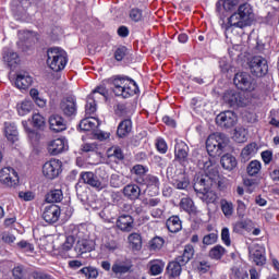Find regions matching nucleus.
<instances>
[{
    "instance_id": "obj_1",
    "label": "nucleus",
    "mask_w": 279,
    "mask_h": 279,
    "mask_svg": "<svg viewBox=\"0 0 279 279\" xmlns=\"http://www.w3.org/2000/svg\"><path fill=\"white\" fill-rule=\"evenodd\" d=\"M204 169V174H197L194 178V191L205 204H215L217 202V193L211 189L219 184V170L211 161H206Z\"/></svg>"
},
{
    "instance_id": "obj_2",
    "label": "nucleus",
    "mask_w": 279,
    "mask_h": 279,
    "mask_svg": "<svg viewBox=\"0 0 279 279\" xmlns=\"http://www.w3.org/2000/svg\"><path fill=\"white\" fill-rule=\"evenodd\" d=\"M252 21H254V10H252L250 3H243L239 7L236 12L228 17V23L221 21L220 25L221 29L225 32L226 38L231 39L235 29L248 27V25H252Z\"/></svg>"
},
{
    "instance_id": "obj_3",
    "label": "nucleus",
    "mask_w": 279,
    "mask_h": 279,
    "mask_svg": "<svg viewBox=\"0 0 279 279\" xmlns=\"http://www.w3.org/2000/svg\"><path fill=\"white\" fill-rule=\"evenodd\" d=\"M108 172L105 167L96 169V173L93 171H83L80 173L78 182L87 184L96 191H104L108 186Z\"/></svg>"
},
{
    "instance_id": "obj_4",
    "label": "nucleus",
    "mask_w": 279,
    "mask_h": 279,
    "mask_svg": "<svg viewBox=\"0 0 279 279\" xmlns=\"http://www.w3.org/2000/svg\"><path fill=\"white\" fill-rule=\"evenodd\" d=\"M113 93L117 97L128 99L138 93V85L136 82L128 76H117L112 81Z\"/></svg>"
},
{
    "instance_id": "obj_5",
    "label": "nucleus",
    "mask_w": 279,
    "mask_h": 279,
    "mask_svg": "<svg viewBox=\"0 0 279 279\" xmlns=\"http://www.w3.org/2000/svg\"><path fill=\"white\" fill-rule=\"evenodd\" d=\"M47 64L51 71L59 73L64 71L66 64H69V54L64 49L59 47H52L47 50Z\"/></svg>"
},
{
    "instance_id": "obj_6",
    "label": "nucleus",
    "mask_w": 279,
    "mask_h": 279,
    "mask_svg": "<svg viewBox=\"0 0 279 279\" xmlns=\"http://www.w3.org/2000/svg\"><path fill=\"white\" fill-rule=\"evenodd\" d=\"M228 146V136L223 133H214L206 141V149L209 156L217 158L223 154V149Z\"/></svg>"
},
{
    "instance_id": "obj_7",
    "label": "nucleus",
    "mask_w": 279,
    "mask_h": 279,
    "mask_svg": "<svg viewBox=\"0 0 279 279\" xmlns=\"http://www.w3.org/2000/svg\"><path fill=\"white\" fill-rule=\"evenodd\" d=\"M248 69L255 77H265L269 73V64L267 59L262 56H255L248 61Z\"/></svg>"
},
{
    "instance_id": "obj_8",
    "label": "nucleus",
    "mask_w": 279,
    "mask_h": 279,
    "mask_svg": "<svg viewBox=\"0 0 279 279\" xmlns=\"http://www.w3.org/2000/svg\"><path fill=\"white\" fill-rule=\"evenodd\" d=\"M233 83L240 90L252 93L256 90V81L247 72H238L234 75Z\"/></svg>"
},
{
    "instance_id": "obj_9",
    "label": "nucleus",
    "mask_w": 279,
    "mask_h": 279,
    "mask_svg": "<svg viewBox=\"0 0 279 279\" xmlns=\"http://www.w3.org/2000/svg\"><path fill=\"white\" fill-rule=\"evenodd\" d=\"M222 99L227 106H230V108H243L247 106V99H245V95L234 89L225 92Z\"/></svg>"
},
{
    "instance_id": "obj_10",
    "label": "nucleus",
    "mask_w": 279,
    "mask_h": 279,
    "mask_svg": "<svg viewBox=\"0 0 279 279\" xmlns=\"http://www.w3.org/2000/svg\"><path fill=\"white\" fill-rule=\"evenodd\" d=\"M133 269L134 263L130 258H118L111 266V271L116 278H121V276H125V274H132Z\"/></svg>"
},
{
    "instance_id": "obj_11",
    "label": "nucleus",
    "mask_w": 279,
    "mask_h": 279,
    "mask_svg": "<svg viewBox=\"0 0 279 279\" xmlns=\"http://www.w3.org/2000/svg\"><path fill=\"white\" fill-rule=\"evenodd\" d=\"M0 184L14 189L19 186V172L12 167H4L0 170Z\"/></svg>"
},
{
    "instance_id": "obj_12",
    "label": "nucleus",
    "mask_w": 279,
    "mask_h": 279,
    "mask_svg": "<svg viewBox=\"0 0 279 279\" xmlns=\"http://www.w3.org/2000/svg\"><path fill=\"white\" fill-rule=\"evenodd\" d=\"M250 259L258 267H263L267 263V256L265 255V246L253 243L248 246Z\"/></svg>"
},
{
    "instance_id": "obj_13",
    "label": "nucleus",
    "mask_w": 279,
    "mask_h": 279,
    "mask_svg": "<svg viewBox=\"0 0 279 279\" xmlns=\"http://www.w3.org/2000/svg\"><path fill=\"white\" fill-rule=\"evenodd\" d=\"M62 171V161L59 159H50L43 166V174L48 180H56Z\"/></svg>"
},
{
    "instance_id": "obj_14",
    "label": "nucleus",
    "mask_w": 279,
    "mask_h": 279,
    "mask_svg": "<svg viewBox=\"0 0 279 279\" xmlns=\"http://www.w3.org/2000/svg\"><path fill=\"white\" fill-rule=\"evenodd\" d=\"M80 239V228L71 227L65 241L59 246V254L64 255L66 252H71L73 250V245Z\"/></svg>"
},
{
    "instance_id": "obj_15",
    "label": "nucleus",
    "mask_w": 279,
    "mask_h": 279,
    "mask_svg": "<svg viewBox=\"0 0 279 279\" xmlns=\"http://www.w3.org/2000/svg\"><path fill=\"white\" fill-rule=\"evenodd\" d=\"M174 158L182 165V167L189 165V145L182 140H175Z\"/></svg>"
},
{
    "instance_id": "obj_16",
    "label": "nucleus",
    "mask_w": 279,
    "mask_h": 279,
    "mask_svg": "<svg viewBox=\"0 0 279 279\" xmlns=\"http://www.w3.org/2000/svg\"><path fill=\"white\" fill-rule=\"evenodd\" d=\"M236 113L233 111H225L219 113L216 117V123L220 128H225V130H230V128H234L236 125Z\"/></svg>"
},
{
    "instance_id": "obj_17",
    "label": "nucleus",
    "mask_w": 279,
    "mask_h": 279,
    "mask_svg": "<svg viewBox=\"0 0 279 279\" xmlns=\"http://www.w3.org/2000/svg\"><path fill=\"white\" fill-rule=\"evenodd\" d=\"M66 149H69V142L64 137H59L48 143V154L50 156H58L66 151Z\"/></svg>"
},
{
    "instance_id": "obj_18",
    "label": "nucleus",
    "mask_w": 279,
    "mask_h": 279,
    "mask_svg": "<svg viewBox=\"0 0 279 279\" xmlns=\"http://www.w3.org/2000/svg\"><path fill=\"white\" fill-rule=\"evenodd\" d=\"M60 110L65 117L77 114V100L73 96L63 98L60 102Z\"/></svg>"
},
{
    "instance_id": "obj_19",
    "label": "nucleus",
    "mask_w": 279,
    "mask_h": 279,
    "mask_svg": "<svg viewBox=\"0 0 279 279\" xmlns=\"http://www.w3.org/2000/svg\"><path fill=\"white\" fill-rule=\"evenodd\" d=\"M43 219L46 223H56L60 219V207L58 205H49L45 207Z\"/></svg>"
},
{
    "instance_id": "obj_20",
    "label": "nucleus",
    "mask_w": 279,
    "mask_h": 279,
    "mask_svg": "<svg viewBox=\"0 0 279 279\" xmlns=\"http://www.w3.org/2000/svg\"><path fill=\"white\" fill-rule=\"evenodd\" d=\"M171 183L175 189H179V191H184L189 189L191 181L189 180V177L180 170L174 172V175L171 178Z\"/></svg>"
},
{
    "instance_id": "obj_21",
    "label": "nucleus",
    "mask_w": 279,
    "mask_h": 279,
    "mask_svg": "<svg viewBox=\"0 0 279 279\" xmlns=\"http://www.w3.org/2000/svg\"><path fill=\"white\" fill-rule=\"evenodd\" d=\"M32 84H34V78L29 75V73L24 72L17 74L15 78L16 88H19L20 90H27V88H29Z\"/></svg>"
},
{
    "instance_id": "obj_22",
    "label": "nucleus",
    "mask_w": 279,
    "mask_h": 279,
    "mask_svg": "<svg viewBox=\"0 0 279 279\" xmlns=\"http://www.w3.org/2000/svg\"><path fill=\"white\" fill-rule=\"evenodd\" d=\"M49 125L52 132H64L66 130V121L60 114L50 116Z\"/></svg>"
},
{
    "instance_id": "obj_23",
    "label": "nucleus",
    "mask_w": 279,
    "mask_h": 279,
    "mask_svg": "<svg viewBox=\"0 0 279 279\" xmlns=\"http://www.w3.org/2000/svg\"><path fill=\"white\" fill-rule=\"evenodd\" d=\"M117 228L122 230V232H131L134 228V218L130 215H122L117 220Z\"/></svg>"
},
{
    "instance_id": "obj_24",
    "label": "nucleus",
    "mask_w": 279,
    "mask_h": 279,
    "mask_svg": "<svg viewBox=\"0 0 279 279\" xmlns=\"http://www.w3.org/2000/svg\"><path fill=\"white\" fill-rule=\"evenodd\" d=\"M4 136L10 141V143H16V141H19L16 124L12 122H4Z\"/></svg>"
},
{
    "instance_id": "obj_25",
    "label": "nucleus",
    "mask_w": 279,
    "mask_h": 279,
    "mask_svg": "<svg viewBox=\"0 0 279 279\" xmlns=\"http://www.w3.org/2000/svg\"><path fill=\"white\" fill-rule=\"evenodd\" d=\"M93 245L90 241L82 238V232H80V238L76 239L75 252L77 254H86V252H92Z\"/></svg>"
},
{
    "instance_id": "obj_26",
    "label": "nucleus",
    "mask_w": 279,
    "mask_h": 279,
    "mask_svg": "<svg viewBox=\"0 0 279 279\" xmlns=\"http://www.w3.org/2000/svg\"><path fill=\"white\" fill-rule=\"evenodd\" d=\"M137 184H145L146 186L153 187L155 190V195L158 193L160 186V180L151 174L147 175L145 179H136Z\"/></svg>"
},
{
    "instance_id": "obj_27",
    "label": "nucleus",
    "mask_w": 279,
    "mask_h": 279,
    "mask_svg": "<svg viewBox=\"0 0 279 279\" xmlns=\"http://www.w3.org/2000/svg\"><path fill=\"white\" fill-rule=\"evenodd\" d=\"M99 125V119L95 117H88L81 121L80 128L83 132H90V130H97Z\"/></svg>"
},
{
    "instance_id": "obj_28",
    "label": "nucleus",
    "mask_w": 279,
    "mask_h": 279,
    "mask_svg": "<svg viewBox=\"0 0 279 279\" xmlns=\"http://www.w3.org/2000/svg\"><path fill=\"white\" fill-rule=\"evenodd\" d=\"M16 110L20 117H25L26 114H29L32 110H34V102L25 99L16 105Z\"/></svg>"
},
{
    "instance_id": "obj_29",
    "label": "nucleus",
    "mask_w": 279,
    "mask_h": 279,
    "mask_svg": "<svg viewBox=\"0 0 279 279\" xmlns=\"http://www.w3.org/2000/svg\"><path fill=\"white\" fill-rule=\"evenodd\" d=\"M195 256V248L193 245L187 244L184 247L183 254L181 256H178L177 258L181 263V265H186L190 263V260Z\"/></svg>"
},
{
    "instance_id": "obj_30",
    "label": "nucleus",
    "mask_w": 279,
    "mask_h": 279,
    "mask_svg": "<svg viewBox=\"0 0 279 279\" xmlns=\"http://www.w3.org/2000/svg\"><path fill=\"white\" fill-rule=\"evenodd\" d=\"M150 276H160L165 270V262L160 259L150 260L148 264Z\"/></svg>"
},
{
    "instance_id": "obj_31",
    "label": "nucleus",
    "mask_w": 279,
    "mask_h": 279,
    "mask_svg": "<svg viewBox=\"0 0 279 279\" xmlns=\"http://www.w3.org/2000/svg\"><path fill=\"white\" fill-rule=\"evenodd\" d=\"M132 132V120L125 119L119 125L117 130V134L120 138L128 136Z\"/></svg>"
},
{
    "instance_id": "obj_32",
    "label": "nucleus",
    "mask_w": 279,
    "mask_h": 279,
    "mask_svg": "<svg viewBox=\"0 0 279 279\" xmlns=\"http://www.w3.org/2000/svg\"><path fill=\"white\" fill-rule=\"evenodd\" d=\"M166 226L169 232H180V230H182V220H180L178 216H172L167 220Z\"/></svg>"
},
{
    "instance_id": "obj_33",
    "label": "nucleus",
    "mask_w": 279,
    "mask_h": 279,
    "mask_svg": "<svg viewBox=\"0 0 279 279\" xmlns=\"http://www.w3.org/2000/svg\"><path fill=\"white\" fill-rule=\"evenodd\" d=\"M220 163L227 171H232L236 167V158L231 154H226L221 157Z\"/></svg>"
},
{
    "instance_id": "obj_34",
    "label": "nucleus",
    "mask_w": 279,
    "mask_h": 279,
    "mask_svg": "<svg viewBox=\"0 0 279 279\" xmlns=\"http://www.w3.org/2000/svg\"><path fill=\"white\" fill-rule=\"evenodd\" d=\"M185 264H182L178 257L175 260L171 262L168 265V271L172 278H178L180 274H182V267H184Z\"/></svg>"
},
{
    "instance_id": "obj_35",
    "label": "nucleus",
    "mask_w": 279,
    "mask_h": 279,
    "mask_svg": "<svg viewBox=\"0 0 279 279\" xmlns=\"http://www.w3.org/2000/svg\"><path fill=\"white\" fill-rule=\"evenodd\" d=\"M123 194L125 197H129V199H138L141 197V187L138 185H126L123 189Z\"/></svg>"
},
{
    "instance_id": "obj_36",
    "label": "nucleus",
    "mask_w": 279,
    "mask_h": 279,
    "mask_svg": "<svg viewBox=\"0 0 279 279\" xmlns=\"http://www.w3.org/2000/svg\"><path fill=\"white\" fill-rule=\"evenodd\" d=\"M235 5H239V0H219L216 4L217 12H221V9L226 12H230V10H233Z\"/></svg>"
},
{
    "instance_id": "obj_37",
    "label": "nucleus",
    "mask_w": 279,
    "mask_h": 279,
    "mask_svg": "<svg viewBox=\"0 0 279 279\" xmlns=\"http://www.w3.org/2000/svg\"><path fill=\"white\" fill-rule=\"evenodd\" d=\"M128 241L132 250H134L135 252H138V250L143 247V239L138 233H131L128 238Z\"/></svg>"
},
{
    "instance_id": "obj_38",
    "label": "nucleus",
    "mask_w": 279,
    "mask_h": 279,
    "mask_svg": "<svg viewBox=\"0 0 279 279\" xmlns=\"http://www.w3.org/2000/svg\"><path fill=\"white\" fill-rule=\"evenodd\" d=\"M63 197L64 194L62 193V190H51L46 195V202H48V204H58L61 199H63Z\"/></svg>"
},
{
    "instance_id": "obj_39",
    "label": "nucleus",
    "mask_w": 279,
    "mask_h": 279,
    "mask_svg": "<svg viewBox=\"0 0 279 279\" xmlns=\"http://www.w3.org/2000/svg\"><path fill=\"white\" fill-rule=\"evenodd\" d=\"M31 98L38 108H45L47 106V99L43 98L40 92L36 88L29 90Z\"/></svg>"
},
{
    "instance_id": "obj_40",
    "label": "nucleus",
    "mask_w": 279,
    "mask_h": 279,
    "mask_svg": "<svg viewBox=\"0 0 279 279\" xmlns=\"http://www.w3.org/2000/svg\"><path fill=\"white\" fill-rule=\"evenodd\" d=\"M235 143H245L247 141V130L243 126H236L233 132Z\"/></svg>"
},
{
    "instance_id": "obj_41",
    "label": "nucleus",
    "mask_w": 279,
    "mask_h": 279,
    "mask_svg": "<svg viewBox=\"0 0 279 279\" xmlns=\"http://www.w3.org/2000/svg\"><path fill=\"white\" fill-rule=\"evenodd\" d=\"M3 60L7 62L8 66H14L19 64V54L12 50H8L3 53Z\"/></svg>"
},
{
    "instance_id": "obj_42",
    "label": "nucleus",
    "mask_w": 279,
    "mask_h": 279,
    "mask_svg": "<svg viewBox=\"0 0 279 279\" xmlns=\"http://www.w3.org/2000/svg\"><path fill=\"white\" fill-rule=\"evenodd\" d=\"M95 112H97V102L95 101V97L89 95L85 106V114L90 117L92 114H95Z\"/></svg>"
},
{
    "instance_id": "obj_43",
    "label": "nucleus",
    "mask_w": 279,
    "mask_h": 279,
    "mask_svg": "<svg viewBox=\"0 0 279 279\" xmlns=\"http://www.w3.org/2000/svg\"><path fill=\"white\" fill-rule=\"evenodd\" d=\"M16 250L24 252L25 254H34V244L27 242V240H22L16 243Z\"/></svg>"
},
{
    "instance_id": "obj_44",
    "label": "nucleus",
    "mask_w": 279,
    "mask_h": 279,
    "mask_svg": "<svg viewBox=\"0 0 279 279\" xmlns=\"http://www.w3.org/2000/svg\"><path fill=\"white\" fill-rule=\"evenodd\" d=\"M180 208H182V210H185V213H195L196 210L195 203H193V199L189 197H184L181 199Z\"/></svg>"
},
{
    "instance_id": "obj_45",
    "label": "nucleus",
    "mask_w": 279,
    "mask_h": 279,
    "mask_svg": "<svg viewBox=\"0 0 279 279\" xmlns=\"http://www.w3.org/2000/svg\"><path fill=\"white\" fill-rule=\"evenodd\" d=\"M220 204L225 217L230 218L234 214V204L226 199H222Z\"/></svg>"
},
{
    "instance_id": "obj_46",
    "label": "nucleus",
    "mask_w": 279,
    "mask_h": 279,
    "mask_svg": "<svg viewBox=\"0 0 279 279\" xmlns=\"http://www.w3.org/2000/svg\"><path fill=\"white\" fill-rule=\"evenodd\" d=\"M260 169H262L260 161L253 160L248 163L246 171L248 175L254 177V175H258V173L260 172Z\"/></svg>"
},
{
    "instance_id": "obj_47",
    "label": "nucleus",
    "mask_w": 279,
    "mask_h": 279,
    "mask_svg": "<svg viewBox=\"0 0 279 279\" xmlns=\"http://www.w3.org/2000/svg\"><path fill=\"white\" fill-rule=\"evenodd\" d=\"M223 254H226V248H223L221 245H217L209 251L210 258H214L215 260H220Z\"/></svg>"
},
{
    "instance_id": "obj_48",
    "label": "nucleus",
    "mask_w": 279,
    "mask_h": 279,
    "mask_svg": "<svg viewBox=\"0 0 279 279\" xmlns=\"http://www.w3.org/2000/svg\"><path fill=\"white\" fill-rule=\"evenodd\" d=\"M108 158H116L117 160H123V150L113 146L107 150Z\"/></svg>"
},
{
    "instance_id": "obj_49",
    "label": "nucleus",
    "mask_w": 279,
    "mask_h": 279,
    "mask_svg": "<svg viewBox=\"0 0 279 279\" xmlns=\"http://www.w3.org/2000/svg\"><path fill=\"white\" fill-rule=\"evenodd\" d=\"M256 151H257L256 143H251L242 149V156L243 158H250V156H254Z\"/></svg>"
},
{
    "instance_id": "obj_50",
    "label": "nucleus",
    "mask_w": 279,
    "mask_h": 279,
    "mask_svg": "<svg viewBox=\"0 0 279 279\" xmlns=\"http://www.w3.org/2000/svg\"><path fill=\"white\" fill-rule=\"evenodd\" d=\"M147 168L143 165H135L131 170L134 175H137V180H144L143 177L145 173H147Z\"/></svg>"
},
{
    "instance_id": "obj_51",
    "label": "nucleus",
    "mask_w": 279,
    "mask_h": 279,
    "mask_svg": "<svg viewBox=\"0 0 279 279\" xmlns=\"http://www.w3.org/2000/svg\"><path fill=\"white\" fill-rule=\"evenodd\" d=\"M162 245H165V239L160 238V236H155L150 242H149V247L150 250H153L154 252H156V250H162Z\"/></svg>"
},
{
    "instance_id": "obj_52",
    "label": "nucleus",
    "mask_w": 279,
    "mask_h": 279,
    "mask_svg": "<svg viewBox=\"0 0 279 279\" xmlns=\"http://www.w3.org/2000/svg\"><path fill=\"white\" fill-rule=\"evenodd\" d=\"M230 278L231 279H245V278H247V272H245L243 269H241L239 267H233L231 269Z\"/></svg>"
},
{
    "instance_id": "obj_53",
    "label": "nucleus",
    "mask_w": 279,
    "mask_h": 279,
    "mask_svg": "<svg viewBox=\"0 0 279 279\" xmlns=\"http://www.w3.org/2000/svg\"><path fill=\"white\" fill-rule=\"evenodd\" d=\"M81 274H84L86 278L96 279L99 276V271L94 267H85L81 269Z\"/></svg>"
},
{
    "instance_id": "obj_54",
    "label": "nucleus",
    "mask_w": 279,
    "mask_h": 279,
    "mask_svg": "<svg viewBox=\"0 0 279 279\" xmlns=\"http://www.w3.org/2000/svg\"><path fill=\"white\" fill-rule=\"evenodd\" d=\"M126 56H128V48L125 46H120L119 48H117L114 52V59L118 62H121V60H123V58H125Z\"/></svg>"
},
{
    "instance_id": "obj_55",
    "label": "nucleus",
    "mask_w": 279,
    "mask_h": 279,
    "mask_svg": "<svg viewBox=\"0 0 279 279\" xmlns=\"http://www.w3.org/2000/svg\"><path fill=\"white\" fill-rule=\"evenodd\" d=\"M218 235L217 233L213 232L203 238L204 245H215L217 243Z\"/></svg>"
},
{
    "instance_id": "obj_56",
    "label": "nucleus",
    "mask_w": 279,
    "mask_h": 279,
    "mask_svg": "<svg viewBox=\"0 0 279 279\" xmlns=\"http://www.w3.org/2000/svg\"><path fill=\"white\" fill-rule=\"evenodd\" d=\"M33 125L35 128H45V117L40 113L33 114Z\"/></svg>"
},
{
    "instance_id": "obj_57",
    "label": "nucleus",
    "mask_w": 279,
    "mask_h": 279,
    "mask_svg": "<svg viewBox=\"0 0 279 279\" xmlns=\"http://www.w3.org/2000/svg\"><path fill=\"white\" fill-rule=\"evenodd\" d=\"M19 197L24 202H32L36 197V194L32 191H21L19 192Z\"/></svg>"
},
{
    "instance_id": "obj_58",
    "label": "nucleus",
    "mask_w": 279,
    "mask_h": 279,
    "mask_svg": "<svg viewBox=\"0 0 279 279\" xmlns=\"http://www.w3.org/2000/svg\"><path fill=\"white\" fill-rule=\"evenodd\" d=\"M12 274H13V278H15V279H23V278H25V268L23 266H21V265L15 266L13 268Z\"/></svg>"
},
{
    "instance_id": "obj_59",
    "label": "nucleus",
    "mask_w": 279,
    "mask_h": 279,
    "mask_svg": "<svg viewBox=\"0 0 279 279\" xmlns=\"http://www.w3.org/2000/svg\"><path fill=\"white\" fill-rule=\"evenodd\" d=\"M221 240H222V242L225 243V245H227L228 247H230V245H231V241H230V229H228V228H223L222 230H221Z\"/></svg>"
},
{
    "instance_id": "obj_60",
    "label": "nucleus",
    "mask_w": 279,
    "mask_h": 279,
    "mask_svg": "<svg viewBox=\"0 0 279 279\" xmlns=\"http://www.w3.org/2000/svg\"><path fill=\"white\" fill-rule=\"evenodd\" d=\"M236 204H238L236 206L238 216L241 218L245 217V210H247V206L241 199H238Z\"/></svg>"
},
{
    "instance_id": "obj_61",
    "label": "nucleus",
    "mask_w": 279,
    "mask_h": 279,
    "mask_svg": "<svg viewBox=\"0 0 279 279\" xmlns=\"http://www.w3.org/2000/svg\"><path fill=\"white\" fill-rule=\"evenodd\" d=\"M130 19L135 23H138V21L143 20V12L140 9H133L130 12Z\"/></svg>"
},
{
    "instance_id": "obj_62",
    "label": "nucleus",
    "mask_w": 279,
    "mask_h": 279,
    "mask_svg": "<svg viewBox=\"0 0 279 279\" xmlns=\"http://www.w3.org/2000/svg\"><path fill=\"white\" fill-rule=\"evenodd\" d=\"M156 147L160 154H167L168 146L165 140L162 138L157 140Z\"/></svg>"
},
{
    "instance_id": "obj_63",
    "label": "nucleus",
    "mask_w": 279,
    "mask_h": 279,
    "mask_svg": "<svg viewBox=\"0 0 279 279\" xmlns=\"http://www.w3.org/2000/svg\"><path fill=\"white\" fill-rule=\"evenodd\" d=\"M197 270L201 274H206L207 271H210V264L206 260H202L198 263Z\"/></svg>"
},
{
    "instance_id": "obj_64",
    "label": "nucleus",
    "mask_w": 279,
    "mask_h": 279,
    "mask_svg": "<svg viewBox=\"0 0 279 279\" xmlns=\"http://www.w3.org/2000/svg\"><path fill=\"white\" fill-rule=\"evenodd\" d=\"M97 149V144L92 143V144H84L82 146V151L89 153V151H95Z\"/></svg>"
}]
</instances>
